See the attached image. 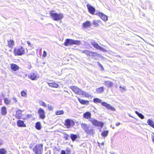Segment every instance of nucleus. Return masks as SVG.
I'll return each mask as SVG.
<instances>
[{
  "label": "nucleus",
  "instance_id": "5fc2aeb1",
  "mask_svg": "<svg viewBox=\"0 0 154 154\" xmlns=\"http://www.w3.org/2000/svg\"><path fill=\"white\" fill-rule=\"evenodd\" d=\"M98 143V145L99 146H100V143H99V142H98V143Z\"/></svg>",
  "mask_w": 154,
  "mask_h": 154
},
{
  "label": "nucleus",
  "instance_id": "79ce46f5",
  "mask_svg": "<svg viewBox=\"0 0 154 154\" xmlns=\"http://www.w3.org/2000/svg\"><path fill=\"white\" fill-rule=\"evenodd\" d=\"M46 55H47V53L45 51H44V52H43V55H42V56L44 57H45L46 56Z\"/></svg>",
  "mask_w": 154,
  "mask_h": 154
},
{
  "label": "nucleus",
  "instance_id": "f03ea898",
  "mask_svg": "<svg viewBox=\"0 0 154 154\" xmlns=\"http://www.w3.org/2000/svg\"><path fill=\"white\" fill-rule=\"evenodd\" d=\"M93 101L94 103H101V104L103 106L105 107L108 109H110L112 111H115V108L111 106L109 104L105 102H102V100L98 98H94L93 99Z\"/></svg>",
  "mask_w": 154,
  "mask_h": 154
},
{
  "label": "nucleus",
  "instance_id": "4be33fe9",
  "mask_svg": "<svg viewBox=\"0 0 154 154\" xmlns=\"http://www.w3.org/2000/svg\"><path fill=\"white\" fill-rule=\"evenodd\" d=\"M48 84V85L50 87H54V88H58L59 86V85L55 83H47Z\"/></svg>",
  "mask_w": 154,
  "mask_h": 154
},
{
  "label": "nucleus",
  "instance_id": "09e8293b",
  "mask_svg": "<svg viewBox=\"0 0 154 154\" xmlns=\"http://www.w3.org/2000/svg\"><path fill=\"white\" fill-rule=\"evenodd\" d=\"M80 44H81L80 41L78 40V45H80Z\"/></svg>",
  "mask_w": 154,
  "mask_h": 154
},
{
  "label": "nucleus",
  "instance_id": "423d86ee",
  "mask_svg": "<svg viewBox=\"0 0 154 154\" xmlns=\"http://www.w3.org/2000/svg\"><path fill=\"white\" fill-rule=\"evenodd\" d=\"M14 52L15 55H21L25 53V50L22 47H20L19 48H15Z\"/></svg>",
  "mask_w": 154,
  "mask_h": 154
},
{
  "label": "nucleus",
  "instance_id": "5701e85b",
  "mask_svg": "<svg viewBox=\"0 0 154 154\" xmlns=\"http://www.w3.org/2000/svg\"><path fill=\"white\" fill-rule=\"evenodd\" d=\"M104 90L103 87H101L96 89V91L97 93L100 94L102 93Z\"/></svg>",
  "mask_w": 154,
  "mask_h": 154
},
{
  "label": "nucleus",
  "instance_id": "72a5a7b5",
  "mask_svg": "<svg viewBox=\"0 0 154 154\" xmlns=\"http://www.w3.org/2000/svg\"><path fill=\"white\" fill-rule=\"evenodd\" d=\"M4 102L6 104H8L10 103V100L7 98L4 99Z\"/></svg>",
  "mask_w": 154,
  "mask_h": 154
},
{
  "label": "nucleus",
  "instance_id": "b1692460",
  "mask_svg": "<svg viewBox=\"0 0 154 154\" xmlns=\"http://www.w3.org/2000/svg\"><path fill=\"white\" fill-rule=\"evenodd\" d=\"M147 123L149 125L154 128V122L151 119H148L147 121Z\"/></svg>",
  "mask_w": 154,
  "mask_h": 154
},
{
  "label": "nucleus",
  "instance_id": "8fccbe9b",
  "mask_svg": "<svg viewBox=\"0 0 154 154\" xmlns=\"http://www.w3.org/2000/svg\"><path fill=\"white\" fill-rule=\"evenodd\" d=\"M120 122H119L118 123H116V126H118L119 125H120Z\"/></svg>",
  "mask_w": 154,
  "mask_h": 154
},
{
  "label": "nucleus",
  "instance_id": "4c0bfd02",
  "mask_svg": "<svg viewBox=\"0 0 154 154\" xmlns=\"http://www.w3.org/2000/svg\"><path fill=\"white\" fill-rule=\"evenodd\" d=\"M92 24L94 25L95 26H98V24L96 21V20H94Z\"/></svg>",
  "mask_w": 154,
  "mask_h": 154
},
{
  "label": "nucleus",
  "instance_id": "37998d69",
  "mask_svg": "<svg viewBox=\"0 0 154 154\" xmlns=\"http://www.w3.org/2000/svg\"><path fill=\"white\" fill-rule=\"evenodd\" d=\"M27 43L28 44V46L32 48V45L31 43L29 41H27Z\"/></svg>",
  "mask_w": 154,
  "mask_h": 154
},
{
  "label": "nucleus",
  "instance_id": "ddd939ff",
  "mask_svg": "<svg viewBox=\"0 0 154 154\" xmlns=\"http://www.w3.org/2000/svg\"><path fill=\"white\" fill-rule=\"evenodd\" d=\"M91 45L96 48L100 49L101 51H103L104 48L100 46L95 41H93L91 42Z\"/></svg>",
  "mask_w": 154,
  "mask_h": 154
},
{
  "label": "nucleus",
  "instance_id": "4468645a",
  "mask_svg": "<svg viewBox=\"0 0 154 154\" xmlns=\"http://www.w3.org/2000/svg\"><path fill=\"white\" fill-rule=\"evenodd\" d=\"M78 94H82L85 97H90V95L88 93L80 89L78 87Z\"/></svg>",
  "mask_w": 154,
  "mask_h": 154
},
{
  "label": "nucleus",
  "instance_id": "c85d7f7f",
  "mask_svg": "<svg viewBox=\"0 0 154 154\" xmlns=\"http://www.w3.org/2000/svg\"><path fill=\"white\" fill-rule=\"evenodd\" d=\"M108 131H104L101 133L102 136L104 137H105L107 136L108 134Z\"/></svg>",
  "mask_w": 154,
  "mask_h": 154
},
{
  "label": "nucleus",
  "instance_id": "20e7f679",
  "mask_svg": "<svg viewBox=\"0 0 154 154\" xmlns=\"http://www.w3.org/2000/svg\"><path fill=\"white\" fill-rule=\"evenodd\" d=\"M43 145L40 143L37 144L33 148V151L35 154H42L43 151Z\"/></svg>",
  "mask_w": 154,
  "mask_h": 154
},
{
  "label": "nucleus",
  "instance_id": "bb28decb",
  "mask_svg": "<svg viewBox=\"0 0 154 154\" xmlns=\"http://www.w3.org/2000/svg\"><path fill=\"white\" fill-rule=\"evenodd\" d=\"M8 44L9 47L12 48L14 45V42L13 40H11L8 41Z\"/></svg>",
  "mask_w": 154,
  "mask_h": 154
},
{
  "label": "nucleus",
  "instance_id": "de8ad7c7",
  "mask_svg": "<svg viewBox=\"0 0 154 154\" xmlns=\"http://www.w3.org/2000/svg\"><path fill=\"white\" fill-rule=\"evenodd\" d=\"M61 154H66L65 151L64 150H62Z\"/></svg>",
  "mask_w": 154,
  "mask_h": 154
},
{
  "label": "nucleus",
  "instance_id": "6e6d98bb",
  "mask_svg": "<svg viewBox=\"0 0 154 154\" xmlns=\"http://www.w3.org/2000/svg\"><path fill=\"white\" fill-rule=\"evenodd\" d=\"M145 14H143L142 16L144 17H145Z\"/></svg>",
  "mask_w": 154,
  "mask_h": 154
},
{
  "label": "nucleus",
  "instance_id": "6e6552de",
  "mask_svg": "<svg viewBox=\"0 0 154 154\" xmlns=\"http://www.w3.org/2000/svg\"><path fill=\"white\" fill-rule=\"evenodd\" d=\"M39 118L43 119L45 118V112L44 110L41 108H39L38 111Z\"/></svg>",
  "mask_w": 154,
  "mask_h": 154
},
{
  "label": "nucleus",
  "instance_id": "7c9ffc66",
  "mask_svg": "<svg viewBox=\"0 0 154 154\" xmlns=\"http://www.w3.org/2000/svg\"><path fill=\"white\" fill-rule=\"evenodd\" d=\"M70 137L72 140L74 141L77 137V136L76 135H75L73 134H71L70 135Z\"/></svg>",
  "mask_w": 154,
  "mask_h": 154
},
{
  "label": "nucleus",
  "instance_id": "864d4df0",
  "mask_svg": "<svg viewBox=\"0 0 154 154\" xmlns=\"http://www.w3.org/2000/svg\"><path fill=\"white\" fill-rule=\"evenodd\" d=\"M129 116L132 118H133V117L132 116H131L130 114L129 115Z\"/></svg>",
  "mask_w": 154,
  "mask_h": 154
},
{
  "label": "nucleus",
  "instance_id": "a19ab883",
  "mask_svg": "<svg viewBox=\"0 0 154 154\" xmlns=\"http://www.w3.org/2000/svg\"><path fill=\"white\" fill-rule=\"evenodd\" d=\"M12 99L13 101H14V103H16L17 102V100L15 97H13V98H12Z\"/></svg>",
  "mask_w": 154,
  "mask_h": 154
},
{
  "label": "nucleus",
  "instance_id": "f8f14e48",
  "mask_svg": "<svg viewBox=\"0 0 154 154\" xmlns=\"http://www.w3.org/2000/svg\"><path fill=\"white\" fill-rule=\"evenodd\" d=\"M28 77L32 80H36L39 78V76L36 72L31 73L29 75Z\"/></svg>",
  "mask_w": 154,
  "mask_h": 154
},
{
  "label": "nucleus",
  "instance_id": "13d9d810",
  "mask_svg": "<svg viewBox=\"0 0 154 154\" xmlns=\"http://www.w3.org/2000/svg\"><path fill=\"white\" fill-rule=\"evenodd\" d=\"M77 137H78H78H79V136H78V135Z\"/></svg>",
  "mask_w": 154,
  "mask_h": 154
},
{
  "label": "nucleus",
  "instance_id": "603ef678",
  "mask_svg": "<svg viewBox=\"0 0 154 154\" xmlns=\"http://www.w3.org/2000/svg\"><path fill=\"white\" fill-rule=\"evenodd\" d=\"M101 144L102 145H104V143L103 142H102Z\"/></svg>",
  "mask_w": 154,
  "mask_h": 154
},
{
  "label": "nucleus",
  "instance_id": "473e14b6",
  "mask_svg": "<svg viewBox=\"0 0 154 154\" xmlns=\"http://www.w3.org/2000/svg\"><path fill=\"white\" fill-rule=\"evenodd\" d=\"M64 113L63 110H58L56 112L55 114L57 115L63 114Z\"/></svg>",
  "mask_w": 154,
  "mask_h": 154
},
{
  "label": "nucleus",
  "instance_id": "e433bc0d",
  "mask_svg": "<svg viewBox=\"0 0 154 154\" xmlns=\"http://www.w3.org/2000/svg\"><path fill=\"white\" fill-rule=\"evenodd\" d=\"M97 64H98V65L101 68V70H103L104 69V68H103V66L99 62H98V61L97 62Z\"/></svg>",
  "mask_w": 154,
  "mask_h": 154
},
{
  "label": "nucleus",
  "instance_id": "412c9836",
  "mask_svg": "<svg viewBox=\"0 0 154 154\" xmlns=\"http://www.w3.org/2000/svg\"><path fill=\"white\" fill-rule=\"evenodd\" d=\"M91 25V22L89 21H87L83 23V26L85 28L89 27Z\"/></svg>",
  "mask_w": 154,
  "mask_h": 154
},
{
  "label": "nucleus",
  "instance_id": "9b49d317",
  "mask_svg": "<svg viewBox=\"0 0 154 154\" xmlns=\"http://www.w3.org/2000/svg\"><path fill=\"white\" fill-rule=\"evenodd\" d=\"M95 15L99 16V17L103 20L106 21L108 20V17L102 13L100 12H96L95 13Z\"/></svg>",
  "mask_w": 154,
  "mask_h": 154
},
{
  "label": "nucleus",
  "instance_id": "ea45409f",
  "mask_svg": "<svg viewBox=\"0 0 154 154\" xmlns=\"http://www.w3.org/2000/svg\"><path fill=\"white\" fill-rule=\"evenodd\" d=\"M69 137V135L66 134H65L64 135V138L66 139V140H68V137Z\"/></svg>",
  "mask_w": 154,
  "mask_h": 154
},
{
  "label": "nucleus",
  "instance_id": "6ab92c4d",
  "mask_svg": "<svg viewBox=\"0 0 154 154\" xmlns=\"http://www.w3.org/2000/svg\"><path fill=\"white\" fill-rule=\"evenodd\" d=\"M22 111L20 110H19L17 111L16 112L15 116L16 118L17 119H21L22 116Z\"/></svg>",
  "mask_w": 154,
  "mask_h": 154
},
{
  "label": "nucleus",
  "instance_id": "bf43d9fd",
  "mask_svg": "<svg viewBox=\"0 0 154 154\" xmlns=\"http://www.w3.org/2000/svg\"><path fill=\"white\" fill-rule=\"evenodd\" d=\"M111 154H114L113 153H111Z\"/></svg>",
  "mask_w": 154,
  "mask_h": 154
},
{
  "label": "nucleus",
  "instance_id": "49530a36",
  "mask_svg": "<svg viewBox=\"0 0 154 154\" xmlns=\"http://www.w3.org/2000/svg\"><path fill=\"white\" fill-rule=\"evenodd\" d=\"M3 143V140L0 139V146L2 145Z\"/></svg>",
  "mask_w": 154,
  "mask_h": 154
},
{
  "label": "nucleus",
  "instance_id": "58836bf2",
  "mask_svg": "<svg viewBox=\"0 0 154 154\" xmlns=\"http://www.w3.org/2000/svg\"><path fill=\"white\" fill-rule=\"evenodd\" d=\"M48 108L49 110H52L54 109V107H52L51 105L49 104L48 105Z\"/></svg>",
  "mask_w": 154,
  "mask_h": 154
},
{
  "label": "nucleus",
  "instance_id": "c03bdc74",
  "mask_svg": "<svg viewBox=\"0 0 154 154\" xmlns=\"http://www.w3.org/2000/svg\"><path fill=\"white\" fill-rule=\"evenodd\" d=\"M54 150L55 151L56 150L57 151H59L60 150V148H57L56 147H55L54 148Z\"/></svg>",
  "mask_w": 154,
  "mask_h": 154
},
{
  "label": "nucleus",
  "instance_id": "cd10ccee",
  "mask_svg": "<svg viewBox=\"0 0 154 154\" xmlns=\"http://www.w3.org/2000/svg\"><path fill=\"white\" fill-rule=\"evenodd\" d=\"M135 113L141 119H143L144 118V116L142 113L139 112L137 111H136Z\"/></svg>",
  "mask_w": 154,
  "mask_h": 154
},
{
  "label": "nucleus",
  "instance_id": "f3484780",
  "mask_svg": "<svg viewBox=\"0 0 154 154\" xmlns=\"http://www.w3.org/2000/svg\"><path fill=\"white\" fill-rule=\"evenodd\" d=\"M104 85L109 88H111L113 85L112 82L109 81H105L104 82Z\"/></svg>",
  "mask_w": 154,
  "mask_h": 154
},
{
  "label": "nucleus",
  "instance_id": "dca6fc26",
  "mask_svg": "<svg viewBox=\"0 0 154 154\" xmlns=\"http://www.w3.org/2000/svg\"><path fill=\"white\" fill-rule=\"evenodd\" d=\"M17 126L19 127H26V125L24 123V122L20 120H19L17 121Z\"/></svg>",
  "mask_w": 154,
  "mask_h": 154
},
{
  "label": "nucleus",
  "instance_id": "f704fd0d",
  "mask_svg": "<svg viewBox=\"0 0 154 154\" xmlns=\"http://www.w3.org/2000/svg\"><path fill=\"white\" fill-rule=\"evenodd\" d=\"M6 150L4 148H2L0 149V154H5Z\"/></svg>",
  "mask_w": 154,
  "mask_h": 154
},
{
  "label": "nucleus",
  "instance_id": "1a4fd4ad",
  "mask_svg": "<svg viewBox=\"0 0 154 154\" xmlns=\"http://www.w3.org/2000/svg\"><path fill=\"white\" fill-rule=\"evenodd\" d=\"M86 6L88 8V12L90 14H95V13L97 12H95V9L94 7L90 4H87L86 5Z\"/></svg>",
  "mask_w": 154,
  "mask_h": 154
},
{
  "label": "nucleus",
  "instance_id": "a878e982",
  "mask_svg": "<svg viewBox=\"0 0 154 154\" xmlns=\"http://www.w3.org/2000/svg\"><path fill=\"white\" fill-rule=\"evenodd\" d=\"M1 113L2 115H5L7 113L6 108L5 106H3L1 109Z\"/></svg>",
  "mask_w": 154,
  "mask_h": 154
},
{
  "label": "nucleus",
  "instance_id": "c9c22d12",
  "mask_svg": "<svg viewBox=\"0 0 154 154\" xmlns=\"http://www.w3.org/2000/svg\"><path fill=\"white\" fill-rule=\"evenodd\" d=\"M20 94L22 97H26L27 95L26 92L24 91H22L21 92Z\"/></svg>",
  "mask_w": 154,
  "mask_h": 154
},
{
  "label": "nucleus",
  "instance_id": "393cba45",
  "mask_svg": "<svg viewBox=\"0 0 154 154\" xmlns=\"http://www.w3.org/2000/svg\"><path fill=\"white\" fill-rule=\"evenodd\" d=\"M35 127L38 130H40L41 129L42 126L40 122H38L35 123Z\"/></svg>",
  "mask_w": 154,
  "mask_h": 154
},
{
  "label": "nucleus",
  "instance_id": "7ed1b4c3",
  "mask_svg": "<svg viewBox=\"0 0 154 154\" xmlns=\"http://www.w3.org/2000/svg\"><path fill=\"white\" fill-rule=\"evenodd\" d=\"M81 125L82 128L86 133L92 135L94 134L93 129L90 128L89 125L85 123H82Z\"/></svg>",
  "mask_w": 154,
  "mask_h": 154
},
{
  "label": "nucleus",
  "instance_id": "a211bd4d",
  "mask_svg": "<svg viewBox=\"0 0 154 154\" xmlns=\"http://www.w3.org/2000/svg\"><path fill=\"white\" fill-rule=\"evenodd\" d=\"M11 68L14 71H16L19 69V67L17 65L14 63L11 64Z\"/></svg>",
  "mask_w": 154,
  "mask_h": 154
},
{
  "label": "nucleus",
  "instance_id": "a18cd8bd",
  "mask_svg": "<svg viewBox=\"0 0 154 154\" xmlns=\"http://www.w3.org/2000/svg\"><path fill=\"white\" fill-rule=\"evenodd\" d=\"M120 88H122V89H123L124 91H126V89L124 87H122L121 86H120L119 87Z\"/></svg>",
  "mask_w": 154,
  "mask_h": 154
},
{
  "label": "nucleus",
  "instance_id": "3c124183",
  "mask_svg": "<svg viewBox=\"0 0 154 154\" xmlns=\"http://www.w3.org/2000/svg\"><path fill=\"white\" fill-rule=\"evenodd\" d=\"M96 21H97V23H100V21L99 20H96Z\"/></svg>",
  "mask_w": 154,
  "mask_h": 154
},
{
  "label": "nucleus",
  "instance_id": "f257e3e1",
  "mask_svg": "<svg viewBox=\"0 0 154 154\" xmlns=\"http://www.w3.org/2000/svg\"><path fill=\"white\" fill-rule=\"evenodd\" d=\"M91 114L89 112H87L84 113L83 116L84 118L88 119V120L92 123L94 125L100 126L102 128L103 126L104 123L102 122L99 121L93 118H91Z\"/></svg>",
  "mask_w": 154,
  "mask_h": 154
},
{
  "label": "nucleus",
  "instance_id": "9d476101",
  "mask_svg": "<svg viewBox=\"0 0 154 154\" xmlns=\"http://www.w3.org/2000/svg\"><path fill=\"white\" fill-rule=\"evenodd\" d=\"M74 125V122L73 121L70 119H68L65 121L64 125L68 128L73 126Z\"/></svg>",
  "mask_w": 154,
  "mask_h": 154
},
{
  "label": "nucleus",
  "instance_id": "0eeeda50",
  "mask_svg": "<svg viewBox=\"0 0 154 154\" xmlns=\"http://www.w3.org/2000/svg\"><path fill=\"white\" fill-rule=\"evenodd\" d=\"M77 43V41L76 40L70 39H66L65 40L64 44L65 46H69L72 45L76 44Z\"/></svg>",
  "mask_w": 154,
  "mask_h": 154
},
{
  "label": "nucleus",
  "instance_id": "4d7b16f0",
  "mask_svg": "<svg viewBox=\"0 0 154 154\" xmlns=\"http://www.w3.org/2000/svg\"><path fill=\"white\" fill-rule=\"evenodd\" d=\"M26 50H27V48H26Z\"/></svg>",
  "mask_w": 154,
  "mask_h": 154
},
{
  "label": "nucleus",
  "instance_id": "2f4dec72",
  "mask_svg": "<svg viewBox=\"0 0 154 154\" xmlns=\"http://www.w3.org/2000/svg\"><path fill=\"white\" fill-rule=\"evenodd\" d=\"M71 88L75 94H77V88L76 87L74 86H71Z\"/></svg>",
  "mask_w": 154,
  "mask_h": 154
},
{
  "label": "nucleus",
  "instance_id": "39448f33",
  "mask_svg": "<svg viewBox=\"0 0 154 154\" xmlns=\"http://www.w3.org/2000/svg\"><path fill=\"white\" fill-rule=\"evenodd\" d=\"M50 16L52 17L53 20L57 21L61 20L63 17V14L61 13L57 14V13H51Z\"/></svg>",
  "mask_w": 154,
  "mask_h": 154
},
{
  "label": "nucleus",
  "instance_id": "2eb2a0df",
  "mask_svg": "<svg viewBox=\"0 0 154 154\" xmlns=\"http://www.w3.org/2000/svg\"><path fill=\"white\" fill-rule=\"evenodd\" d=\"M82 53H85L88 55L90 56H94L96 55V53H94L92 51H91L88 50H83L82 51Z\"/></svg>",
  "mask_w": 154,
  "mask_h": 154
},
{
  "label": "nucleus",
  "instance_id": "aec40b11",
  "mask_svg": "<svg viewBox=\"0 0 154 154\" xmlns=\"http://www.w3.org/2000/svg\"><path fill=\"white\" fill-rule=\"evenodd\" d=\"M78 99L79 102L82 104L88 105L89 103V101L88 100L81 99L79 98H78Z\"/></svg>",
  "mask_w": 154,
  "mask_h": 154
},
{
  "label": "nucleus",
  "instance_id": "c756f323",
  "mask_svg": "<svg viewBox=\"0 0 154 154\" xmlns=\"http://www.w3.org/2000/svg\"><path fill=\"white\" fill-rule=\"evenodd\" d=\"M38 103L41 106H43L45 107H46L47 106L46 103L42 100H39Z\"/></svg>",
  "mask_w": 154,
  "mask_h": 154
}]
</instances>
